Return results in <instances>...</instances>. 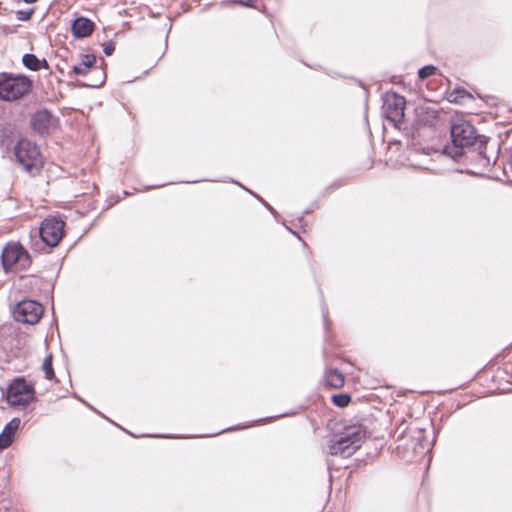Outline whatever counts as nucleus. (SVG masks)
Masks as SVG:
<instances>
[{"mask_svg": "<svg viewBox=\"0 0 512 512\" xmlns=\"http://www.w3.org/2000/svg\"><path fill=\"white\" fill-rule=\"evenodd\" d=\"M42 369L45 373L46 379H48V380L55 379V373H54V370L52 367V355H48L47 357H45L43 364H42Z\"/></svg>", "mask_w": 512, "mask_h": 512, "instance_id": "nucleus-16", "label": "nucleus"}, {"mask_svg": "<svg viewBox=\"0 0 512 512\" xmlns=\"http://www.w3.org/2000/svg\"><path fill=\"white\" fill-rule=\"evenodd\" d=\"M325 359V373L324 381L325 384L334 389L341 388L345 383V377L341 371L337 368L332 367V363L329 361L326 351H324Z\"/></svg>", "mask_w": 512, "mask_h": 512, "instance_id": "nucleus-11", "label": "nucleus"}, {"mask_svg": "<svg viewBox=\"0 0 512 512\" xmlns=\"http://www.w3.org/2000/svg\"><path fill=\"white\" fill-rule=\"evenodd\" d=\"M28 324H35L36 322L34 321H31V322H27Z\"/></svg>", "mask_w": 512, "mask_h": 512, "instance_id": "nucleus-28", "label": "nucleus"}, {"mask_svg": "<svg viewBox=\"0 0 512 512\" xmlns=\"http://www.w3.org/2000/svg\"><path fill=\"white\" fill-rule=\"evenodd\" d=\"M32 128L40 134H49L58 126V119L48 110L37 111L31 118Z\"/></svg>", "mask_w": 512, "mask_h": 512, "instance_id": "nucleus-10", "label": "nucleus"}, {"mask_svg": "<svg viewBox=\"0 0 512 512\" xmlns=\"http://www.w3.org/2000/svg\"><path fill=\"white\" fill-rule=\"evenodd\" d=\"M32 87V80L27 76L8 72L0 73V99L4 101L19 100L29 94Z\"/></svg>", "mask_w": 512, "mask_h": 512, "instance_id": "nucleus-2", "label": "nucleus"}, {"mask_svg": "<svg viewBox=\"0 0 512 512\" xmlns=\"http://www.w3.org/2000/svg\"><path fill=\"white\" fill-rule=\"evenodd\" d=\"M235 3L243 6H251L255 0H233Z\"/></svg>", "mask_w": 512, "mask_h": 512, "instance_id": "nucleus-22", "label": "nucleus"}, {"mask_svg": "<svg viewBox=\"0 0 512 512\" xmlns=\"http://www.w3.org/2000/svg\"><path fill=\"white\" fill-rule=\"evenodd\" d=\"M364 437L365 432L360 426L346 427L329 441L328 453L343 458L350 457L361 447Z\"/></svg>", "mask_w": 512, "mask_h": 512, "instance_id": "nucleus-1", "label": "nucleus"}, {"mask_svg": "<svg viewBox=\"0 0 512 512\" xmlns=\"http://www.w3.org/2000/svg\"><path fill=\"white\" fill-rule=\"evenodd\" d=\"M33 12H34L33 10H29V11L20 10V11L16 12V17L20 21H27L31 18Z\"/></svg>", "mask_w": 512, "mask_h": 512, "instance_id": "nucleus-20", "label": "nucleus"}, {"mask_svg": "<svg viewBox=\"0 0 512 512\" xmlns=\"http://www.w3.org/2000/svg\"><path fill=\"white\" fill-rule=\"evenodd\" d=\"M410 432L413 433V438H416L418 442L420 441L424 434V430L420 428L410 429Z\"/></svg>", "mask_w": 512, "mask_h": 512, "instance_id": "nucleus-21", "label": "nucleus"}, {"mask_svg": "<svg viewBox=\"0 0 512 512\" xmlns=\"http://www.w3.org/2000/svg\"><path fill=\"white\" fill-rule=\"evenodd\" d=\"M22 63L32 71H39L42 68L47 69L49 67L46 59H38L34 54L29 53L23 55Z\"/></svg>", "mask_w": 512, "mask_h": 512, "instance_id": "nucleus-14", "label": "nucleus"}, {"mask_svg": "<svg viewBox=\"0 0 512 512\" xmlns=\"http://www.w3.org/2000/svg\"><path fill=\"white\" fill-rule=\"evenodd\" d=\"M436 70H437L436 67H434L432 65L425 66L419 70V72H418L419 78L426 79L427 77L435 74Z\"/></svg>", "mask_w": 512, "mask_h": 512, "instance_id": "nucleus-19", "label": "nucleus"}, {"mask_svg": "<svg viewBox=\"0 0 512 512\" xmlns=\"http://www.w3.org/2000/svg\"><path fill=\"white\" fill-rule=\"evenodd\" d=\"M409 425L406 421H402L395 430V437L400 440L404 439L406 436L407 431L409 430Z\"/></svg>", "mask_w": 512, "mask_h": 512, "instance_id": "nucleus-18", "label": "nucleus"}, {"mask_svg": "<svg viewBox=\"0 0 512 512\" xmlns=\"http://www.w3.org/2000/svg\"><path fill=\"white\" fill-rule=\"evenodd\" d=\"M94 30V23L87 18L79 17L73 21L72 32L76 38L89 36Z\"/></svg>", "mask_w": 512, "mask_h": 512, "instance_id": "nucleus-13", "label": "nucleus"}, {"mask_svg": "<svg viewBox=\"0 0 512 512\" xmlns=\"http://www.w3.org/2000/svg\"><path fill=\"white\" fill-rule=\"evenodd\" d=\"M39 234L43 242L48 246H56L64 234V222L56 217H50L43 220Z\"/></svg>", "mask_w": 512, "mask_h": 512, "instance_id": "nucleus-7", "label": "nucleus"}, {"mask_svg": "<svg viewBox=\"0 0 512 512\" xmlns=\"http://www.w3.org/2000/svg\"><path fill=\"white\" fill-rule=\"evenodd\" d=\"M14 320H40L44 307L37 301L26 299L17 303L12 310Z\"/></svg>", "mask_w": 512, "mask_h": 512, "instance_id": "nucleus-8", "label": "nucleus"}, {"mask_svg": "<svg viewBox=\"0 0 512 512\" xmlns=\"http://www.w3.org/2000/svg\"><path fill=\"white\" fill-rule=\"evenodd\" d=\"M95 62L96 58L94 55H83L81 61L72 67V72L76 75H86Z\"/></svg>", "mask_w": 512, "mask_h": 512, "instance_id": "nucleus-15", "label": "nucleus"}, {"mask_svg": "<svg viewBox=\"0 0 512 512\" xmlns=\"http://www.w3.org/2000/svg\"><path fill=\"white\" fill-rule=\"evenodd\" d=\"M451 138L455 151L451 156H461V149L472 146L476 141L475 128L467 121L456 120L451 126Z\"/></svg>", "mask_w": 512, "mask_h": 512, "instance_id": "nucleus-5", "label": "nucleus"}, {"mask_svg": "<svg viewBox=\"0 0 512 512\" xmlns=\"http://www.w3.org/2000/svg\"><path fill=\"white\" fill-rule=\"evenodd\" d=\"M113 51H114V47H113L111 44H107V45H105V47H104V53H105L106 55H108V56H109V55H111V54L113 53Z\"/></svg>", "mask_w": 512, "mask_h": 512, "instance_id": "nucleus-23", "label": "nucleus"}, {"mask_svg": "<svg viewBox=\"0 0 512 512\" xmlns=\"http://www.w3.org/2000/svg\"><path fill=\"white\" fill-rule=\"evenodd\" d=\"M3 396L10 406H28L36 400L33 384L24 377L13 379Z\"/></svg>", "mask_w": 512, "mask_h": 512, "instance_id": "nucleus-4", "label": "nucleus"}, {"mask_svg": "<svg viewBox=\"0 0 512 512\" xmlns=\"http://www.w3.org/2000/svg\"><path fill=\"white\" fill-rule=\"evenodd\" d=\"M165 437L166 438H175L174 436H169V435H166Z\"/></svg>", "mask_w": 512, "mask_h": 512, "instance_id": "nucleus-27", "label": "nucleus"}, {"mask_svg": "<svg viewBox=\"0 0 512 512\" xmlns=\"http://www.w3.org/2000/svg\"><path fill=\"white\" fill-rule=\"evenodd\" d=\"M2 265L5 271L16 267L25 270L31 265L28 251L19 243H9L5 246L1 255Z\"/></svg>", "mask_w": 512, "mask_h": 512, "instance_id": "nucleus-6", "label": "nucleus"}, {"mask_svg": "<svg viewBox=\"0 0 512 512\" xmlns=\"http://www.w3.org/2000/svg\"><path fill=\"white\" fill-rule=\"evenodd\" d=\"M234 429L235 428H227V429H225V431H230V430H234ZM222 432H224V430Z\"/></svg>", "mask_w": 512, "mask_h": 512, "instance_id": "nucleus-26", "label": "nucleus"}, {"mask_svg": "<svg viewBox=\"0 0 512 512\" xmlns=\"http://www.w3.org/2000/svg\"><path fill=\"white\" fill-rule=\"evenodd\" d=\"M286 414H282V415H278V416H274V417H270V418H267V419H260L258 420L257 422L258 423H265L266 421L268 420H272V419H276V418H279V417H282V416H285Z\"/></svg>", "mask_w": 512, "mask_h": 512, "instance_id": "nucleus-24", "label": "nucleus"}, {"mask_svg": "<svg viewBox=\"0 0 512 512\" xmlns=\"http://www.w3.org/2000/svg\"><path fill=\"white\" fill-rule=\"evenodd\" d=\"M26 3H34L36 2L37 0H24Z\"/></svg>", "mask_w": 512, "mask_h": 512, "instance_id": "nucleus-25", "label": "nucleus"}, {"mask_svg": "<svg viewBox=\"0 0 512 512\" xmlns=\"http://www.w3.org/2000/svg\"><path fill=\"white\" fill-rule=\"evenodd\" d=\"M21 420L17 417L11 419L0 434V451L7 449L13 442L16 431L19 429Z\"/></svg>", "mask_w": 512, "mask_h": 512, "instance_id": "nucleus-12", "label": "nucleus"}, {"mask_svg": "<svg viewBox=\"0 0 512 512\" xmlns=\"http://www.w3.org/2000/svg\"><path fill=\"white\" fill-rule=\"evenodd\" d=\"M17 163L27 172L39 171L43 166L40 148L29 139L22 138L14 146Z\"/></svg>", "mask_w": 512, "mask_h": 512, "instance_id": "nucleus-3", "label": "nucleus"}, {"mask_svg": "<svg viewBox=\"0 0 512 512\" xmlns=\"http://www.w3.org/2000/svg\"><path fill=\"white\" fill-rule=\"evenodd\" d=\"M405 99L397 94L387 95L383 104V113L387 120L396 125L404 117Z\"/></svg>", "mask_w": 512, "mask_h": 512, "instance_id": "nucleus-9", "label": "nucleus"}, {"mask_svg": "<svg viewBox=\"0 0 512 512\" xmlns=\"http://www.w3.org/2000/svg\"><path fill=\"white\" fill-rule=\"evenodd\" d=\"M332 401L338 407H346L350 403L351 397L348 394L341 393L333 395Z\"/></svg>", "mask_w": 512, "mask_h": 512, "instance_id": "nucleus-17", "label": "nucleus"}]
</instances>
